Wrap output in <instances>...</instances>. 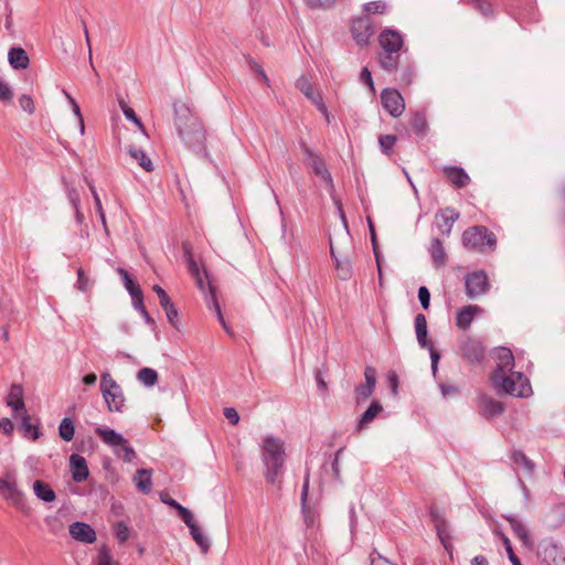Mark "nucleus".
<instances>
[{
	"label": "nucleus",
	"instance_id": "nucleus-49",
	"mask_svg": "<svg viewBox=\"0 0 565 565\" xmlns=\"http://www.w3.org/2000/svg\"><path fill=\"white\" fill-rule=\"evenodd\" d=\"M418 299H419V302H420V305H422V307L424 309H428L429 308V305H430V292H429V290L425 286L419 287V289H418Z\"/></svg>",
	"mask_w": 565,
	"mask_h": 565
},
{
	"label": "nucleus",
	"instance_id": "nucleus-1",
	"mask_svg": "<svg viewBox=\"0 0 565 565\" xmlns=\"http://www.w3.org/2000/svg\"><path fill=\"white\" fill-rule=\"evenodd\" d=\"M260 457L265 466V479L275 484L282 473L286 461L285 441L276 436L267 435L260 444Z\"/></svg>",
	"mask_w": 565,
	"mask_h": 565
},
{
	"label": "nucleus",
	"instance_id": "nucleus-19",
	"mask_svg": "<svg viewBox=\"0 0 565 565\" xmlns=\"http://www.w3.org/2000/svg\"><path fill=\"white\" fill-rule=\"evenodd\" d=\"M72 478L75 482H83L87 479L89 471L86 459L79 455L73 454L70 457Z\"/></svg>",
	"mask_w": 565,
	"mask_h": 565
},
{
	"label": "nucleus",
	"instance_id": "nucleus-27",
	"mask_svg": "<svg viewBox=\"0 0 565 565\" xmlns=\"http://www.w3.org/2000/svg\"><path fill=\"white\" fill-rule=\"evenodd\" d=\"M480 412L486 417H494L503 412V405L492 397L482 396L480 398Z\"/></svg>",
	"mask_w": 565,
	"mask_h": 565
},
{
	"label": "nucleus",
	"instance_id": "nucleus-7",
	"mask_svg": "<svg viewBox=\"0 0 565 565\" xmlns=\"http://www.w3.org/2000/svg\"><path fill=\"white\" fill-rule=\"evenodd\" d=\"M0 497L22 512L28 511V505L22 491L17 482L10 477L0 478Z\"/></svg>",
	"mask_w": 565,
	"mask_h": 565
},
{
	"label": "nucleus",
	"instance_id": "nucleus-26",
	"mask_svg": "<svg viewBox=\"0 0 565 565\" xmlns=\"http://www.w3.org/2000/svg\"><path fill=\"white\" fill-rule=\"evenodd\" d=\"M546 565H565V553L555 544H550L543 550Z\"/></svg>",
	"mask_w": 565,
	"mask_h": 565
},
{
	"label": "nucleus",
	"instance_id": "nucleus-55",
	"mask_svg": "<svg viewBox=\"0 0 565 565\" xmlns=\"http://www.w3.org/2000/svg\"><path fill=\"white\" fill-rule=\"evenodd\" d=\"M14 429V425L11 419L3 417L0 419V431L7 436H10Z\"/></svg>",
	"mask_w": 565,
	"mask_h": 565
},
{
	"label": "nucleus",
	"instance_id": "nucleus-43",
	"mask_svg": "<svg viewBox=\"0 0 565 565\" xmlns=\"http://www.w3.org/2000/svg\"><path fill=\"white\" fill-rule=\"evenodd\" d=\"M114 532H115L117 540L120 543L126 542L130 536V529L124 522H117L114 526Z\"/></svg>",
	"mask_w": 565,
	"mask_h": 565
},
{
	"label": "nucleus",
	"instance_id": "nucleus-50",
	"mask_svg": "<svg viewBox=\"0 0 565 565\" xmlns=\"http://www.w3.org/2000/svg\"><path fill=\"white\" fill-rule=\"evenodd\" d=\"M19 103H20V106L21 108L29 113V114H33L34 110H35V107H34V103L32 100V98L28 95H22L19 99Z\"/></svg>",
	"mask_w": 565,
	"mask_h": 565
},
{
	"label": "nucleus",
	"instance_id": "nucleus-36",
	"mask_svg": "<svg viewBox=\"0 0 565 565\" xmlns=\"http://www.w3.org/2000/svg\"><path fill=\"white\" fill-rule=\"evenodd\" d=\"M58 435L65 441H71L75 435V427L71 418L65 417L58 426Z\"/></svg>",
	"mask_w": 565,
	"mask_h": 565
},
{
	"label": "nucleus",
	"instance_id": "nucleus-35",
	"mask_svg": "<svg viewBox=\"0 0 565 565\" xmlns=\"http://www.w3.org/2000/svg\"><path fill=\"white\" fill-rule=\"evenodd\" d=\"M382 412V405L377 401H373L369 408L363 413L359 422V428L362 429L369 425L380 413Z\"/></svg>",
	"mask_w": 565,
	"mask_h": 565
},
{
	"label": "nucleus",
	"instance_id": "nucleus-23",
	"mask_svg": "<svg viewBox=\"0 0 565 565\" xmlns=\"http://www.w3.org/2000/svg\"><path fill=\"white\" fill-rule=\"evenodd\" d=\"M8 61L14 70H24L29 66L30 60L25 50L12 47L8 53Z\"/></svg>",
	"mask_w": 565,
	"mask_h": 565
},
{
	"label": "nucleus",
	"instance_id": "nucleus-60",
	"mask_svg": "<svg viewBox=\"0 0 565 565\" xmlns=\"http://www.w3.org/2000/svg\"><path fill=\"white\" fill-rule=\"evenodd\" d=\"M224 416L228 419V422L233 425H236L239 420L238 413L233 407H227L224 409Z\"/></svg>",
	"mask_w": 565,
	"mask_h": 565
},
{
	"label": "nucleus",
	"instance_id": "nucleus-32",
	"mask_svg": "<svg viewBox=\"0 0 565 565\" xmlns=\"http://www.w3.org/2000/svg\"><path fill=\"white\" fill-rule=\"evenodd\" d=\"M330 253H331V257L333 258L334 263H335V269L338 271V276L345 280L348 278H350L351 276V264L348 259H339L337 256H335V253H334V249H333V246H332V242H330Z\"/></svg>",
	"mask_w": 565,
	"mask_h": 565
},
{
	"label": "nucleus",
	"instance_id": "nucleus-45",
	"mask_svg": "<svg viewBox=\"0 0 565 565\" xmlns=\"http://www.w3.org/2000/svg\"><path fill=\"white\" fill-rule=\"evenodd\" d=\"M379 142L383 152L388 153L396 142V137L393 135L380 136Z\"/></svg>",
	"mask_w": 565,
	"mask_h": 565
},
{
	"label": "nucleus",
	"instance_id": "nucleus-29",
	"mask_svg": "<svg viewBox=\"0 0 565 565\" xmlns=\"http://www.w3.org/2000/svg\"><path fill=\"white\" fill-rule=\"evenodd\" d=\"M33 492L40 500L44 502H52L56 498L53 489L46 482L41 480L34 481Z\"/></svg>",
	"mask_w": 565,
	"mask_h": 565
},
{
	"label": "nucleus",
	"instance_id": "nucleus-47",
	"mask_svg": "<svg viewBox=\"0 0 565 565\" xmlns=\"http://www.w3.org/2000/svg\"><path fill=\"white\" fill-rule=\"evenodd\" d=\"M96 565H119L113 559L109 552L105 548L100 550L96 561Z\"/></svg>",
	"mask_w": 565,
	"mask_h": 565
},
{
	"label": "nucleus",
	"instance_id": "nucleus-57",
	"mask_svg": "<svg viewBox=\"0 0 565 565\" xmlns=\"http://www.w3.org/2000/svg\"><path fill=\"white\" fill-rule=\"evenodd\" d=\"M302 512H303V518H305V522H306L307 526H309V527L313 526L317 521V515H316L315 511H311L310 509H307L306 505H302Z\"/></svg>",
	"mask_w": 565,
	"mask_h": 565
},
{
	"label": "nucleus",
	"instance_id": "nucleus-39",
	"mask_svg": "<svg viewBox=\"0 0 565 565\" xmlns=\"http://www.w3.org/2000/svg\"><path fill=\"white\" fill-rule=\"evenodd\" d=\"M63 93L71 105L73 114L75 115V117L78 120L79 132H81V135H84L85 134V125H84V118L81 113V108H79L78 104L76 103V100L66 90H63Z\"/></svg>",
	"mask_w": 565,
	"mask_h": 565
},
{
	"label": "nucleus",
	"instance_id": "nucleus-37",
	"mask_svg": "<svg viewBox=\"0 0 565 565\" xmlns=\"http://www.w3.org/2000/svg\"><path fill=\"white\" fill-rule=\"evenodd\" d=\"M137 379L146 386H153L158 381V374L153 369L142 367L137 373Z\"/></svg>",
	"mask_w": 565,
	"mask_h": 565
},
{
	"label": "nucleus",
	"instance_id": "nucleus-2",
	"mask_svg": "<svg viewBox=\"0 0 565 565\" xmlns=\"http://www.w3.org/2000/svg\"><path fill=\"white\" fill-rule=\"evenodd\" d=\"M175 114L179 136L190 148H201L205 140V130L200 118L185 106L178 107Z\"/></svg>",
	"mask_w": 565,
	"mask_h": 565
},
{
	"label": "nucleus",
	"instance_id": "nucleus-3",
	"mask_svg": "<svg viewBox=\"0 0 565 565\" xmlns=\"http://www.w3.org/2000/svg\"><path fill=\"white\" fill-rule=\"evenodd\" d=\"M491 381L499 393L520 398L530 397L533 393L529 379L521 372L493 373Z\"/></svg>",
	"mask_w": 565,
	"mask_h": 565
},
{
	"label": "nucleus",
	"instance_id": "nucleus-22",
	"mask_svg": "<svg viewBox=\"0 0 565 565\" xmlns=\"http://www.w3.org/2000/svg\"><path fill=\"white\" fill-rule=\"evenodd\" d=\"M459 213L452 209H444L436 215L437 226L443 233L449 234L454 223L458 220Z\"/></svg>",
	"mask_w": 565,
	"mask_h": 565
},
{
	"label": "nucleus",
	"instance_id": "nucleus-53",
	"mask_svg": "<svg viewBox=\"0 0 565 565\" xmlns=\"http://www.w3.org/2000/svg\"><path fill=\"white\" fill-rule=\"evenodd\" d=\"M179 515L181 516V519L189 529H191V526H196V523L193 519V514L186 508H180Z\"/></svg>",
	"mask_w": 565,
	"mask_h": 565
},
{
	"label": "nucleus",
	"instance_id": "nucleus-4",
	"mask_svg": "<svg viewBox=\"0 0 565 565\" xmlns=\"http://www.w3.org/2000/svg\"><path fill=\"white\" fill-rule=\"evenodd\" d=\"M95 434L124 461L131 462L136 458V451L129 446L128 440L116 430L105 426H97Z\"/></svg>",
	"mask_w": 565,
	"mask_h": 565
},
{
	"label": "nucleus",
	"instance_id": "nucleus-59",
	"mask_svg": "<svg viewBox=\"0 0 565 565\" xmlns=\"http://www.w3.org/2000/svg\"><path fill=\"white\" fill-rule=\"evenodd\" d=\"M381 65L386 71H393L396 68L397 62L395 57L386 55L381 60Z\"/></svg>",
	"mask_w": 565,
	"mask_h": 565
},
{
	"label": "nucleus",
	"instance_id": "nucleus-5",
	"mask_svg": "<svg viewBox=\"0 0 565 565\" xmlns=\"http://www.w3.org/2000/svg\"><path fill=\"white\" fill-rule=\"evenodd\" d=\"M462 244L469 249L483 252L487 248L493 249L495 246V236L484 226H472L462 234Z\"/></svg>",
	"mask_w": 565,
	"mask_h": 565
},
{
	"label": "nucleus",
	"instance_id": "nucleus-14",
	"mask_svg": "<svg viewBox=\"0 0 565 565\" xmlns=\"http://www.w3.org/2000/svg\"><path fill=\"white\" fill-rule=\"evenodd\" d=\"M352 36L359 45H366L373 35L371 21L366 18L355 19L351 28Z\"/></svg>",
	"mask_w": 565,
	"mask_h": 565
},
{
	"label": "nucleus",
	"instance_id": "nucleus-33",
	"mask_svg": "<svg viewBox=\"0 0 565 565\" xmlns=\"http://www.w3.org/2000/svg\"><path fill=\"white\" fill-rule=\"evenodd\" d=\"M512 461L518 469H522L525 473L530 475L534 471L533 461L530 460L521 450L513 451Z\"/></svg>",
	"mask_w": 565,
	"mask_h": 565
},
{
	"label": "nucleus",
	"instance_id": "nucleus-30",
	"mask_svg": "<svg viewBox=\"0 0 565 565\" xmlns=\"http://www.w3.org/2000/svg\"><path fill=\"white\" fill-rule=\"evenodd\" d=\"M129 156L138 162V164L147 172H151L153 170V163L151 159L146 154V152L141 149H138L135 146H130L128 150Z\"/></svg>",
	"mask_w": 565,
	"mask_h": 565
},
{
	"label": "nucleus",
	"instance_id": "nucleus-48",
	"mask_svg": "<svg viewBox=\"0 0 565 565\" xmlns=\"http://www.w3.org/2000/svg\"><path fill=\"white\" fill-rule=\"evenodd\" d=\"M77 289L81 291H87L90 287L89 279L85 276L84 270L79 268L77 270Z\"/></svg>",
	"mask_w": 565,
	"mask_h": 565
},
{
	"label": "nucleus",
	"instance_id": "nucleus-41",
	"mask_svg": "<svg viewBox=\"0 0 565 565\" xmlns=\"http://www.w3.org/2000/svg\"><path fill=\"white\" fill-rule=\"evenodd\" d=\"M119 106L125 115V117L132 121L141 131L145 132V127L142 125V122L140 121V119L136 116L135 114V110L129 107L124 100H120L119 102Z\"/></svg>",
	"mask_w": 565,
	"mask_h": 565
},
{
	"label": "nucleus",
	"instance_id": "nucleus-38",
	"mask_svg": "<svg viewBox=\"0 0 565 565\" xmlns=\"http://www.w3.org/2000/svg\"><path fill=\"white\" fill-rule=\"evenodd\" d=\"M190 533L192 539L195 541V543L201 547L203 553H206L210 550V541L209 539L202 533V531L199 529V526H191Z\"/></svg>",
	"mask_w": 565,
	"mask_h": 565
},
{
	"label": "nucleus",
	"instance_id": "nucleus-15",
	"mask_svg": "<svg viewBox=\"0 0 565 565\" xmlns=\"http://www.w3.org/2000/svg\"><path fill=\"white\" fill-rule=\"evenodd\" d=\"M7 405L11 407L14 418H19L21 415L28 413L23 401V388L21 385L13 384L10 387L7 396Z\"/></svg>",
	"mask_w": 565,
	"mask_h": 565
},
{
	"label": "nucleus",
	"instance_id": "nucleus-21",
	"mask_svg": "<svg viewBox=\"0 0 565 565\" xmlns=\"http://www.w3.org/2000/svg\"><path fill=\"white\" fill-rule=\"evenodd\" d=\"M402 35L393 30H385L380 35V44L384 51L388 53H396L402 46Z\"/></svg>",
	"mask_w": 565,
	"mask_h": 565
},
{
	"label": "nucleus",
	"instance_id": "nucleus-56",
	"mask_svg": "<svg viewBox=\"0 0 565 565\" xmlns=\"http://www.w3.org/2000/svg\"><path fill=\"white\" fill-rule=\"evenodd\" d=\"M12 99V92L7 83L0 81V100L10 102Z\"/></svg>",
	"mask_w": 565,
	"mask_h": 565
},
{
	"label": "nucleus",
	"instance_id": "nucleus-46",
	"mask_svg": "<svg viewBox=\"0 0 565 565\" xmlns=\"http://www.w3.org/2000/svg\"><path fill=\"white\" fill-rule=\"evenodd\" d=\"M0 13L6 17V28L10 29L12 24V8L8 0H0Z\"/></svg>",
	"mask_w": 565,
	"mask_h": 565
},
{
	"label": "nucleus",
	"instance_id": "nucleus-20",
	"mask_svg": "<svg viewBox=\"0 0 565 565\" xmlns=\"http://www.w3.org/2000/svg\"><path fill=\"white\" fill-rule=\"evenodd\" d=\"M497 366L493 373H509L513 371L514 358L510 349L499 348L495 350Z\"/></svg>",
	"mask_w": 565,
	"mask_h": 565
},
{
	"label": "nucleus",
	"instance_id": "nucleus-12",
	"mask_svg": "<svg viewBox=\"0 0 565 565\" xmlns=\"http://www.w3.org/2000/svg\"><path fill=\"white\" fill-rule=\"evenodd\" d=\"M483 310L477 305H467L458 309L455 313V324L458 329L466 331L470 328L475 317Z\"/></svg>",
	"mask_w": 565,
	"mask_h": 565
},
{
	"label": "nucleus",
	"instance_id": "nucleus-16",
	"mask_svg": "<svg viewBox=\"0 0 565 565\" xmlns=\"http://www.w3.org/2000/svg\"><path fill=\"white\" fill-rule=\"evenodd\" d=\"M297 88L315 104L320 113H326V105L319 90L315 89L306 76H301L296 82Z\"/></svg>",
	"mask_w": 565,
	"mask_h": 565
},
{
	"label": "nucleus",
	"instance_id": "nucleus-52",
	"mask_svg": "<svg viewBox=\"0 0 565 565\" xmlns=\"http://www.w3.org/2000/svg\"><path fill=\"white\" fill-rule=\"evenodd\" d=\"M412 126L416 134H423L425 130V126H426L424 116L416 114L413 117Z\"/></svg>",
	"mask_w": 565,
	"mask_h": 565
},
{
	"label": "nucleus",
	"instance_id": "nucleus-58",
	"mask_svg": "<svg viewBox=\"0 0 565 565\" xmlns=\"http://www.w3.org/2000/svg\"><path fill=\"white\" fill-rule=\"evenodd\" d=\"M164 312H166V316L168 318V321L173 326V327H178V310L175 308V306L173 305L172 307H169L167 309H164Z\"/></svg>",
	"mask_w": 565,
	"mask_h": 565
},
{
	"label": "nucleus",
	"instance_id": "nucleus-61",
	"mask_svg": "<svg viewBox=\"0 0 565 565\" xmlns=\"http://www.w3.org/2000/svg\"><path fill=\"white\" fill-rule=\"evenodd\" d=\"M307 2L312 8H330L335 0H307Z\"/></svg>",
	"mask_w": 565,
	"mask_h": 565
},
{
	"label": "nucleus",
	"instance_id": "nucleus-10",
	"mask_svg": "<svg viewBox=\"0 0 565 565\" xmlns=\"http://www.w3.org/2000/svg\"><path fill=\"white\" fill-rule=\"evenodd\" d=\"M430 518L436 529L437 535L446 550L450 548V529L445 513L437 507L430 508Z\"/></svg>",
	"mask_w": 565,
	"mask_h": 565
},
{
	"label": "nucleus",
	"instance_id": "nucleus-6",
	"mask_svg": "<svg viewBox=\"0 0 565 565\" xmlns=\"http://www.w3.org/2000/svg\"><path fill=\"white\" fill-rule=\"evenodd\" d=\"M100 392L110 412H122L125 406L122 390L109 373L102 374Z\"/></svg>",
	"mask_w": 565,
	"mask_h": 565
},
{
	"label": "nucleus",
	"instance_id": "nucleus-24",
	"mask_svg": "<svg viewBox=\"0 0 565 565\" xmlns=\"http://www.w3.org/2000/svg\"><path fill=\"white\" fill-rule=\"evenodd\" d=\"M132 481L141 493L148 494L152 489L151 470L138 469L132 478Z\"/></svg>",
	"mask_w": 565,
	"mask_h": 565
},
{
	"label": "nucleus",
	"instance_id": "nucleus-25",
	"mask_svg": "<svg viewBox=\"0 0 565 565\" xmlns=\"http://www.w3.org/2000/svg\"><path fill=\"white\" fill-rule=\"evenodd\" d=\"M415 331L417 341L422 348L430 349V347H434L431 341L427 339V321L423 313H418L415 317Z\"/></svg>",
	"mask_w": 565,
	"mask_h": 565
},
{
	"label": "nucleus",
	"instance_id": "nucleus-34",
	"mask_svg": "<svg viewBox=\"0 0 565 565\" xmlns=\"http://www.w3.org/2000/svg\"><path fill=\"white\" fill-rule=\"evenodd\" d=\"M430 255L435 265L443 266L446 263L447 255L440 239H433L430 246Z\"/></svg>",
	"mask_w": 565,
	"mask_h": 565
},
{
	"label": "nucleus",
	"instance_id": "nucleus-42",
	"mask_svg": "<svg viewBox=\"0 0 565 565\" xmlns=\"http://www.w3.org/2000/svg\"><path fill=\"white\" fill-rule=\"evenodd\" d=\"M70 200H71V203H72L74 210H75L76 222L78 224H82L83 221H84V214H83V212L81 211V207H79V205H81L79 195H78V193L75 190L70 192Z\"/></svg>",
	"mask_w": 565,
	"mask_h": 565
},
{
	"label": "nucleus",
	"instance_id": "nucleus-40",
	"mask_svg": "<svg viewBox=\"0 0 565 565\" xmlns=\"http://www.w3.org/2000/svg\"><path fill=\"white\" fill-rule=\"evenodd\" d=\"M18 419L22 422V429L25 436L31 437L33 440L39 438L38 427L30 423L28 413L21 415Z\"/></svg>",
	"mask_w": 565,
	"mask_h": 565
},
{
	"label": "nucleus",
	"instance_id": "nucleus-63",
	"mask_svg": "<svg viewBox=\"0 0 565 565\" xmlns=\"http://www.w3.org/2000/svg\"><path fill=\"white\" fill-rule=\"evenodd\" d=\"M371 565H396V564L391 562L390 559L383 557L380 554H376V555L372 554Z\"/></svg>",
	"mask_w": 565,
	"mask_h": 565
},
{
	"label": "nucleus",
	"instance_id": "nucleus-31",
	"mask_svg": "<svg viewBox=\"0 0 565 565\" xmlns=\"http://www.w3.org/2000/svg\"><path fill=\"white\" fill-rule=\"evenodd\" d=\"M507 520L509 521L514 534L521 540V542L526 546L531 545L532 541L525 525L514 516H508Z\"/></svg>",
	"mask_w": 565,
	"mask_h": 565
},
{
	"label": "nucleus",
	"instance_id": "nucleus-51",
	"mask_svg": "<svg viewBox=\"0 0 565 565\" xmlns=\"http://www.w3.org/2000/svg\"><path fill=\"white\" fill-rule=\"evenodd\" d=\"M475 8L483 15L488 17L492 13V4L486 0H475Z\"/></svg>",
	"mask_w": 565,
	"mask_h": 565
},
{
	"label": "nucleus",
	"instance_id": "nucleus-13",
	"mask_svg": "<svg viewBox=\"0 0 565 565\" xmlns=\"http://www.w3.org/2000/svg\"><path fill=\"white\" fill-rule=\"evenodd\" d=\"M365 383L355 388L356 403L365 402L373 393L376 385V370L373 366H366L364 370Z\"/></svg>",
	"mask_w": 565,
	"mask_h": 565
},
{
	"label": "nucleus",
	"instance_id": "nucleus-28",
	"mask_svg": "<svg viewBox=\"0 0 565 565\" xmlns=\"http://www.w3.org/2000/svg\"><path fill=\"white\" fill-rule=\"evenodd\" d=\"M444 171L448 180L459 188H462L469 183L470 178L461 168L447 167Z\"/></svg>",
	"mask_w": 565,
	"mask_h": 565
},
{
	"label": "nucleus",
	"instance_id": "nucleus-17",
	"mask_svg": "<svg viewBox=\"0 0 565 565\" xmlns=\"http://www.w3.org/2000/svg\"><path fill=\"white\" fill-rule=\"evenodd\" d=\"M71 536L82 543L92 544L96 541L95 530L85 522H74L70 525Z\"/></svg>",
	"mask_w": 565,
	"mask_h": 565
},
{
	"label": "nucleus",
	"instance_id": "nucleus-18",
	"mask_svg": "<svg viewBox=\"0 0 565 565\" xmlns=\"http://www.w3.org/2000/svg\"><path fill=\"white\" fill-rule=\"evenodd\" d=\"M305 153L307 156V163L312 169V172L327 183L331 184L332 179L327 170L323 159L317 153L312 152L309 148H305Z\"/></svg>",
	"mask_w": 565,
	"mask_h": 565
},
{
	"label": "nucleus",
	"instance_id": "nucleus-54",
	"mask_svg": "<svg viewBox=\"0 0 565 565\" xmlns=\"http://www.w3.org/2000/svg\"><path fill=\"white\" fill-rule=\"evenodd\" d=\"M360 79H361V82H363L364 84H366L370 87L372 93L375 92L373 79H372V75H371V72L369 71L367 67H364L361 71Z\"/></svg>",
	"mask_w": 565,
	"mask_h": 565
},
{
	"label": "nucleus",
	"instance_id": "nucleus-9",
	"mask_svg": "<svg viewBox=\"0 0 565 565\" xmlns=\"http://www.w3.org/2000/svg\"><path fill=\"white\" fill-rule=\"evenodd\" d=\"M466 294L469 298L484 295L489 289L488 277L484 271H475L466 277Z\"/></svg>",
	"mask_w": 565,
	"mask_h": 565
},
{
	"label": "nucleus",
	"instance_id": "nucleus-44",
	"mask_svg": "<svg viewBox=\"0 0 565 565\" xmlns=\"http://www.w3.org/2000/svg\"><path fill=\"white\" fill-rule=\"evenodd\" d=\"M387 9V6L384 1H372V2H369L366 4H364V11L366 13H372V14H375V13H384Z\"/></svg>",
	"mask_w": 565,
	"mask_h": 565
},
{
	"label": "nucleus",
	"instance_id": "nucleus-62",
	"mask_svg": "<svg viewBox=\"0 0 565 565\" xmlns=\"http://www.w3.org/2000/svg\"><path fill=\"white\" fill-rule=\"evenodd\" d=\"M429 350V353H430V359H431V371H433V374L436 375L437 373V367H438V362L440 360V355L439 353L434 349V347H430Z\"/></svg>",
	"mask_w": 565,
	"mask_h": 565
},
{
	"label": "nucleus",
	"instance_id": "nucleus-8",
	"mask_svg": "<svg viewBox=\"0 0 565 565\" xmlns=\"http://www.w3.org/2000/svg\"><path fill=\"white\" fill-rule=\"evenodd\" d=\"M383 108L393 117H399L405 110V102L402 94L394 88H385L381 93Z\"/></svg>",
	"mask_w": 565,
	"mask_h": 565
},
{
	"label": "nucleus",
	"instance_id": "nucleus-11",
	"mask_svg": "<svg viewBox=\"0 0 565 565\" xmlns=\"http://www.w3.org/2000/svg\"><path fill=\"white\" fill-rule=\"evenodd\" d=\"M459 348L462 356L471 362H480L484 356L482 344L475 339L462 338Z\"/></svg>",
	"mask_w": 565,
	"mask_h": 565
},
{
	"label": "nucleus",
	"instance_id": "nucleus-64",
	"mask_svg": "<svg viewBox=\"0 0 565 565\" xmlns=\"http://www.w3.org/2000/svg\"><path fill=\"white\" fill-rule=\"evenodd\" d=\"M440 391L444 397L454 396L457 394L458 388L454 385L440 384Z\"/></svg>",
	"mask_w": 565,
	"mask_h": 565
}]
</instances>
